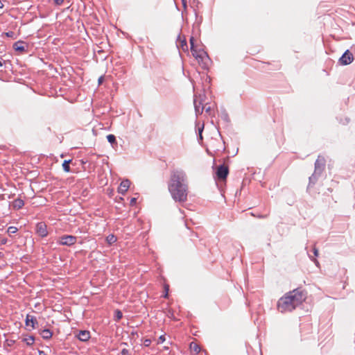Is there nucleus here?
Here are the masks:
<instances>
[{
    "label": "nucleus",
    "mask_w": 355,
    "mask_h": 355,
    "mask_svg": "<svg viewBox=\"0 0 355 355\" xmlns=\"http://www.w3.org/2000/svg\"><path fill=\"white\" fill-rule=\"evenodd\" d=\"M168 187L172 198L175 201L185 202L187 200L188 185L186 173L182 170L171 171Z\"/></svg>",
    "instance_id": "nucleus-1"
},
{
    "label": "nucleus",
    "mask_w": 355,
    "mask_h": 355,
    "mask_svg": "<svg viewBox=\"0 0 355 355\" xmlns=\"http://www.w3.org/2000/svg\"><path fill=\"white\" fill-rule=\"evenodd\" d=\"M306 298V294L300 289H294L286 293L277 302V309L281 313L292 311L302 304Z\"/></svg>",
    "instance_id": "nucleus-2"
},
{
    "label": "nucleus",
    "mask_w": 355,
    "mask_h": 355,
    "mask_svg": "<svg viewBox=\"0 0 355 355\" xmlns=\"http://www.w3.org/2000/svg\"><path fill=\"white\" fill-rule=\"evenodd\" d=\"M191 51L193 56L198 60V63L201 64L203 68L207 67L208 61L207 53L202 50L197 51L194 47H192Z\"/></svg>",
    "instance_id": "nucleus-3"
},
{
    "label": "nucleus",
    "mask_w": 355,
    "mask_h": 355,
    "mask_svg": "<svg viewBox=\"0 0 355 355\" xmlns=\"http://www.w3.org/2000/svg\"><path fill=\"white\" fill-rule=\"evenodd\" d=\"M229 174V168L227 165L218 166L216 168V176L218 180L224 181Z\"/></svg>",
    "instance_id": "nucleus-4"
},
{
    "label": "nucleus",
    "mask_w": 355,
    "mask_h": 355,
    "mask_svg": "<svg viewBox=\"0 0 355 355\" xmlns=\"http://www.w3.org/2000/svg\"><path fill=\"white\" fill-rule=\"evenodd\" d=\"M77 238L71 235H64L59 237L58 243L62 245H72L76 243Z\"/></svg>",
    "instance_id": "nucleus-5"
},
{
    "label": "nucleus",
    "mask_w": 355,
    "mask_h": 355,
    "mask_svg": "<svg viewBox=\"0 0 355 355\" xmlns=\"http://www.w3.org/2000/svg\"><path fill=\"white\" fill-rule=\"evenodd\" d=\"M353 60L354 56L349 50H347L339 60L340 64L343 65L349 64L353 62Z\"/></svg>",
    "instance_id": "nucleus-6"
},
{
    "label": "nucleus",
    "mask_w": 355,
    "mask_h": 355,
    "mask_svg": "<svg viewBox=\"0 0 355 355\" xmlns=\"http://www.w3.org/2000/svg\"><path fill=\"white\" fill-rule=\"evenodd\" d=\"M36 232L42 237L46 236L48 234L46 225L43 222L38 223L36 225Z\"/></svg>",
    "instance_id": "nucleus-7"
},
{
    "label": "nucleus",
    "mask_w": 355,
    "mask_h": 355,
    "mask_svg": "<svg viewBox=\"0 0 355 355\" xmlns=\"http://www.w3.org/2000/svg\"><path fill=\"white\" fill-rule=\"evenodd\" d=\"M325 165V159L322 156H318L315 163V171H322Z\"/></svg>",
    "instance_id": "nucleus-8"
},
{
    "label": "nucleus",
    "mask_w": 355,
    "mask_h": 355,
    "mask_svg": "<svg viewBox=\"0 0 355 355\" xmlns=\"http://www.w3.org/2000/svg\"><path fill=\"white\" fill-rule=\"evenodd\" d=\"M26 47L25 43L23 41H17L15 43L13 44V49L19 53H24L26 51Z\"/></svg>",
    "instance_id": "nucleus-9"
},
{
    "label": "nucleus",
    "mask_w": 355,
    "mask_h": 355,
    "mask_svg": "<svg viewBox=\"0 0 355 355\" xmlns=\"http://www.w3.org/2000/svg\"><path fill=\"white\" fill-rule=\"evenodd\" d=\"M130 185V182L128 180H123L119 187V192L122 194L125 193L128 190Z\"/></svg>",
    "instance_id": "nucleus-10"
},
{
    "label": "nucleus",
    "mask_w": 355,
    "mask_h": 355,
    "mask_svg": "<svg viewBox=\"0 0 355 355\" xmlns=\"http://www.w3.org/2000/svg\"><path fill=\"white\" fill-rule=\"evenodd\" d=\"M77 337L81 341H87L90 338V333L88 331H80Z\"/></svg>",
    "instance_id": "nucleus-11"
},
{
    "label": "nucleus",
    "mask_w": 355,
    "mask_h": 355,
    "mask_svg": "<svg viewBox=\"0 0 355 355\" xmlns=\"http://www.w3.org/2000/svg\"><path fill=\"white\" fill-rule=\"evenodd\" d=\"M37 322L36 319L30 315H27L26 318V325L27 327H31V328H35V324Z\"/></svg>",
    "instance_id": "nucleus-12"
},
{
    "label": "nucleus",
    "mask_w": 355,
    "mask_h": 355,
    "mask_svg": "<svg viewBox=\"0 0 355 355\" xmlns=\"http://www.w3.org/2000/svg\"><path fill=\"white\" fill-rule=\"evenodd\" d=\"M24 205V200L20 198H17L12 202L13 209H21Z\"/></svg>",
    "instance_id": "nucleus-13"
},
{
    "label": "nucleus",
    "mask_w": 355,
    "mask_h": 355,
    "mask_svg": "<svg viewBox=\"0 0 355 355\" xmlns=\"http://www.w3.org/2000/svg\"><path fill=\"white\" fill-rule=\"evenodd\" d=\"M189 347H190V350L192 352H194L196 354H198L200 352V346L198 345V343H196L195 342H191L190 343Z\"/></svg>",
    "instance_id": "nucleus-14"
},
{
    "label": "nucleus",
    "mask_w": 355,
    "mask_h": 355,
    "mask_svg": "<svg viewBox=\"0 0 355 355\" xmlns=\"http://www.w3.org/2000/svg\"><path fill=\"white\" fill-rule=\"evenodd\" d=\"M41 335H42L43 338L49 339V338H51L52 333L49 329H44V330L42 331Z\"/></svg>",
    "instance_id": "nucleus-15"
},
{
    "label": "nucleus",
    "mask_w": 355,
    "mask_h": 355,
    "mask_svg": "<svg viewBox=\"0 0 355 355\" xmlns=\"http://www.w3.org/2000/svg\"><path fill=\"white\" fill-rule=\"evenodd\" d=\"M106 241L109 245H112L116 241V237L114 234H110L106 237Z\"/></svg>",
    "instance_id": "nucleus-16"
},
{
    "label": "nucleus",
    "mask_w": 355,
    "mask_h": 355,
    "mask_svg": "<svg viewBox=\"0 0 355 355\" xmlns=\"http://www.w3.org/2000/svg\"><path fill=\"white\" fill-rule=\"evenodd\" d=\"M71 162V160H64L62 164V168L65 172H69L70 171V166L69 164Z\"/></svg>",
    "instance_id": "nucleus-17"
},
{
    "label": "nucleus",
    "mask_w": 355,
    "mask_h": 355,
    "mask_svg": "<svg viewBox=\"0 0 355 355\" xmlns=\"http://www.w3.org/2000/svg\"><path fill=\"white\" fill-rule=\"evenodd\" d=\"M180 46L184 51H188V46L185 39L180 41Z\"/></svg>",
    "instance_id": "nucleus-18"
},
{
    "label": "nucleus",
    "mask_w": 355,
    "mask_h": 355,
    "mask_svg": "<svg viewBox=\"0 0 355 355\" xmlns=\"http://www.w3.org/2000/svg\"><path fill=\"white\" fill-rule=\"evenodd\" d=\"M24 341L26 342L28 345H32L34 343L35 339L33 337L29 336L28 338H24Z\"/></svg>",
    "instance_id": "nucleus-19"
},
{
    "label": "nucleus",
    "mask_w": 355,
    "mask_h": 355,
    "mask_svg": "<svg viewBox=\"0 0 355 355\" xmlns=\"http://www.w3.org/2000/svg\"><path fill=\"white\" fill-rule=\"evenodd\" d=\"M107 141H108L110 144H116V137H115V136H114V135H108L107 136Z\"/></svg>",
    "instance_id": "nucleus-20"
},
{
    "label": "nucleus",
    "mask_w": 355,
    "mask_h": 355,
    "mask_svg": "<svg viewBox=\"0 0 355 355\" xmlns=\"http://www.w3.org/2000/svg\"><path fill=\"white\" fill-rule=\"evenodd\" d=\"M18 229L16 227L10 226L8 228V233L9 234H15L17 232Z\"/></svg>",
    "instance_id": "nucleus-21"
},
{
    "label": "nucleus",
    "mask_w": 355,
    "mask_h": 355,
    "mask_svg": "<svg viewBox=\"0 0 355 355\" xmlns=\"http://www.w3.org/2000/svg\"><path fill=\"white\" fill-rule=\"evenodd\" d=\"M7 37H12L13 39L16 38L15 34L13 31H8L4 33Z\"/></svg>",
    "instance_id": "nucleus-22"
},
{
    "label": "nucleus",
    "mask_w": 355,
    "mask_h": 355,
    "mask_svg": "<svg viewBox=\"0 0 355 355\" xmlns=\"http://www.w3.org/2000/svg\"><path fill=\"white\" fill-rule=\"evenodd\" d=\"M53 3L56 6H61L64 3V0H53Z\"/></svg>",
    "instance_id": "nucleus-23"
},
{
    "label": "nucleus",
    "mask_w": 355,
    "mask_h": 355,
    "mask_svg": "<svg viewBox=\"0 0 355 355\" xmlns=\"http://www.w3.org/2000/svg\"><path fill=\"white\" fill-rule=\"evenodd\" d=\"M164 295H163L164 297L166 298L168 297V285H165L164 286Z\"/></svg>",
    "instance_id": "nucleus-24"
},
{
    "label": "nucleus",
    "mask_w": 355,
    "mask_h": 355,
    "mask_svg": "<svg viewBox=\"0 0 355 355\" xmlns=\"http://www.w3.org/2000/svg\"><path fill=\"white\" fill-rule=\"evenodd\" d=\"M165 340H166L165 339V336L162 335V336H160L159 337L157 343H164L165 341Z\"/></svg>",
    "instance_id": "nucleus-25"
},
{
    "label": "nucleus",
    "mask_w": 355,
    "mask_h": 355,
    "mask_svg": "<svg viewBox=\"0 0 355 355\" xmlns=\"http://www.w3.org/2000/svg\"><path fill=\"white\" fill-rule=\"evenodd\" d=\"M117 320H119L122 318V313L120 311H116Z\"/></svg>",
    "instance_id": "nucleus-26"
},
{
    "label": "nucleus",
    "mask_w": 355,
    "mask_h": 355,
    "mask_svg": "<svg viewBox=\"0 0 355 355\" xmlns=\"http://www.w3.org/2000/svg\"><path fill=\"white\" fill-rule=\"evenodd\" d=\"M193 41H194V38H193V37H191L190 38L191 49L192 47H194V46H193Z\"/></svg>",
    "instance_id": "nucleus-27"
},
{
    "label": "nucleus",
    "mask_w": 355,
    "mask_h": 355,
    "mask_svg": "<svg viewBox=\"0 0 355 355\" xmlns=\"http://www.w3.org/2000/svg\"><path fill=\"white\" fill-rule=\"evenodd\" d=\"M313 253L315 257H317L318 255V250L317 248H315V247L313 248Z\"/></svg>",
    "instance_id": "nucleus-28"
},
{
    "label": "nucleus",
    "mask_w": 355,
    "mask_h": 355,
    "mask_svg": "<svg viewBox=\"0 0 355 355\" xmlns=\"http://www.w3.org/2000/svg\"><path fill=\"white\" fill-rule=\"evenodd\" d=\"M268 216V214H266L264 216H261V215L257 216V217L259 218H267Z\"/></svg>",
    "instance_id": "nucleus-29"
},
{
    "label": "nucleus",
    "mask_w": 355,
    "mask_h": 355,
    "mask_svg": "<svg viewBox=\"0 0 355 355\" xmlns=\"http://www.w3.org/2000/svg\"><path fill=\"white\" fill-rule=\"evenodd\" d=\"M39 355H46V354L43 351H40Z\"/></svg>",
    "instance_id": "nucleus-30"
},
{
    "label": "nucleus",
    "mask_w": 355,
    "mask_h": 355,
    "mask_svg": "<svg viewBox=\"0 0 355 355\" xmlns=\"http://www.w3.org/2000/svg\"><path fill=\"white\" fill-rule=\"evenodd\" d=\"M3 7V3H2V1L0 0V8H2Z\"/></svg>",
    "instance_id": "nucleus-31"
},
{
    "label": "nucleus",
    "mask_w": 355,
    "mask_h": 355,
    "mask_svg": "<svg viewBox=\"0 0 355 355\" xmlns=\"http://www.w3.org/2000/svg\"><path fill=\"white\" fill-rule=\"evenodd\" d=\"M102 80H103V77H100L99 79H98L99 83H101Z\"/></svg>",
    "instance_id": "nucleus-32"
},
{
    "label": "nucleus",
    "mask_w": 355,
    "mask_h": 355,
    "mask_svg": "<svg viewBox=\"0 0 355 355\" xmlns=\"http://www.w3.org/2000/svg\"><path fill=\"white\" fill-rule=\"evenodd\" d=\"M6 243V240L3 239L1 241V243L5 244Z\"/></svg>",
    "instance_id": "nucleus-33"
},
{
    "label": "nucleus",
    "mask_w": 355,
    "mask_h": 355,
    "mask_svg": "<svg viewBox=\"0 0 355 355\" xmlns=\"http://www.w3.org/2000/svg\"><path fill=\"white\" fill-rule=\"evenodd\" d=\"M135 202V198H132V200H131V204H132Z\"/></svg>",
    "instance_id": "nucleus-34"
},
{
    "label": "nucleus",
    "mask_w": 355,
    "mask_h": 355,
    "mask_svg": "<svg viewBox=\"0 0 355 355\" xmlns=\"http://www.w3.org/2000/svg\"><path fill=\"white\" fill-rule=\"evenodd\" d=\"M251 215L253 216H255L254 214H253V213H251Z\"/></svg>",
    "instance_id": "nucleus-35"
},
{
    "label": "nucleus",
    "mask_w": 355,
    "mask_h": 355,
    "mask_svg": "<svg viewBox=\"0 0 355 355\" xmlns=\"http://www.w3.org/2000/svg\"><path fill=\"white\" fill-rule=\"evenodd\" d=\"M1 66H2V63H1V62L0 61V67H1Z\"/></svg>",
    "instance_id": "nucleus-36"
},
{
    "label": "nucleus",
    "mask_w": 355,
    "mask_h": 355,
    "mask_svg": "<svg viewBox=\"0 0 355 355\" xmlns=\"http://www.w3.org/2000/svg\"><path fill=\"white\" fill-rule=\"evenodd\" d=\"M182 1H183V3L184 4V0H182Z\"/></svg>",
    "instance_id": "nucleus-37"
}]
</instances>
